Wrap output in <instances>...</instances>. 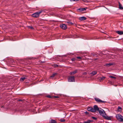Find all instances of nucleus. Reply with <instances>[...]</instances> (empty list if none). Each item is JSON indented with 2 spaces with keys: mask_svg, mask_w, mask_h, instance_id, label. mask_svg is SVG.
<instances>
[{
  "mask_svg": "<svg viewBox=\"0 0 123 123\" xmlns=\"http://www.w3.org/2000/svg\"><path fill=\"white\" fill-rule=\"evenodd\" d=\"M39 16H33V17H36V18H38Z\"/></svg>",
  "mask_w": 123,
  "mask_h": 123,
  "instance_id": "nucleus-33",
  "label": "nucleus"
},
{
  "mask_svg": "<svg viewBox=\"0 0 123 123\" xmlns=\"http://www.w3.org/2000/svg\"><path fill=\"white\" fill-rule=\"evenodd\" d=\"M56 121L54 120H51L50 121V123H56Z\"/></svg>",
  "mask_w": 123,
  "mask_h": 123,
  "instance_id": "nucleus-18",
  "label": "nucleus"
},
{
  "mask_svg": "<svg viewBox=\"0 0 123 123\" xmlns=\"http://www.w3.org/2000/svg\"><path fill=\"white\" fill-rule=\"evenodd\" d=\"M113 64L112 63H110L108 64H106L104 65V66H106L108 67H109L111 66V65H112Z\"/></svg>",
  "mask_w": 123,
  "mask_h": 123,
  "instance_id": "nucleus-12",
  "label": "nucleus"
},
{
  "mask_svg": "<svg viewBox=\"0 0 123 123\" xmlns=\"http://www.w3.org/2000/svg\"><path fill=\"white\" fill-rule=\"evenodd\" d=\"M68 81L69 82H74L75 81L74 76L69 77L68 79Z\"/></svg>",
  "mask_w": 123,
  "mask_h": 123,
  "instance_id": "nucleus-5",
  "label": "nucleus"
},
{
  "mask_svg": "<svg viewBox=\"0 0 123 123\" xmlns=\"http://www.w3.org/2000/svg\"><path fill=\"white\" fill-rule=\"evenodd\" d=\"M47 97L48 98H53V97L49 95H48L47 96Z\"/></svg>",
  "mask_w": 123,
  "mask_h": 123,
  "instance_id": "nucleus-27",
  "label": "nucleus"
},
{
  "mask_svg": "<svg viewBox=\"0 0 123 123\" xmlns=\"http://www.w3.org/2000/svg\"><path fill=\"white\" fill-rule=\"evenodd\" d=\"M116 32L120 35H122L123 34V31H117Z\"/></svg>",
  "mask_w": 123,
  "mask_h": 123,
  "instance_id": "nucleus-10",
  "label": "nucleus"
},
{
  "mask_svg": "<svg viewBox=\"0 0 123 123\" xmlns=\"http://www.w3.org/2000/svg\"><path fill=\"white\" fill-rule=\"evenodd\" d=\"M105 77H102L100 78V79L101 80H103L105 79Z\"/></svg>",
  "mask_w": 123,
  "mask_h": 123,
  "instance_id": "nucleus-24",
  "label": "nucleus"
},
{
  "mask_svg": "<svg viewBox=\"0 0 123 123\" xmlns=\"http://www.w3.org/2000/svg\"><path fill=\"white\" fill-rule=\"evenodd\" d=\"M26 78L25 77L21 78L20 79V81H23Z\"/></svg>",
  "mask_w": 123,
  "mask_h": 123,
  "instance_id": "nucleus-20",
  "label": "nucleus"
},
{
  "mask_svg": "<svg viewBox=\"0 0 123 123\" xmlns=\"http://www.w3.org/2000/svg\"><path fill=\"white\" fill-rule=\"evenodd\" d=\"M109 77L110 78H114V79H116V77H113L112 76H109Z\"/></svg>",
  "mask_w": 123,
  "mask_h": 123,
  "instance_id": "nucleus-23",
  "label": "nucleus"
},
{
  "mask_svg": "<svg viewBox=\"0 0 123 123\" xmlns=\"http://www.w3.org/2000/svg\"><path fill=\"white\" fill-rule=\"evenodd\" d=\"M86 72H85V73H83V74L84 75H86Z\"/></svg>",
  "mask_w": 123,
  "mask_h": 123,
  "instance_id": "nucleus-37",
  "label": "nucleus"
},
{
  "mask_svg": "<svg viewBox=\"0 0 123 123\" xmlns=\"http://www.w3.org/2000/svg\"><path fill=\"white\" fill-rule=\"evenodd\" d=\"M60 26L61 28L65 30L67 28L66 25L65 24H63L61 25Z\"/></svg>",
  "mask_w": 123,
  "mask_h": 123,
  "instance_id": "nucleus-7",
  "label": "nucleus"
},
{
  "mask_svg": "<svg viewBox=\"0 0 123 123\" xmlns=\"http://www.w3.org/2000/svg\"><path fill=\"white\" fill-rule=\"evenodd\" d=\"M60 121L61 122H63L65 121V120L64 119H62L60 120Z\"/></svg>",
  "mask_w": 123,
  "mask_h": 123,
  "instance_id": "nucleus-30",
  "label": "nucleus"
},
{
  "mask_svg": "<svg viewBox=\"0 0 123 123\" xmlns=\"http://www.w3.org/2000/svg\"><path fill=\"white\" fill-rule=\"evenodd\" d=\"M116 117L119 121L123 122V116L120 114H117L116 115Z\"/></svg>",
  "mask_w": 123,
  "mask_h": 123,
  "instance_id": "nucleus-1",
  "label": "nucleus"
},
{
  "mask_svg": "<svg viewBox=\"0 0 123 123\" xmlns=\"http://www.w3.org/2000/svg\"><path fill=\"white\" fill-rule=\"evenodd\" d=\"M91 111L92 112H95V111L94 108H92V107Z\"/></svg>",
  "mask_w": 123,
  "mask_h": 123,
  "instance_id": "nucleus-21",
  "label": "nucleus"
},
{
  "mask_svg": "<svg viewBox=\"0 0 123 123\" xmlns=\"http://www.w3.org/2000/svg\"><path fill=\"white\" fill-rule=\"evenodd\" d=\"M75 58H73L72 59V60L73 61H74L75 60Z\"/></svg>",
  "mask_w": 123,
  "mask_h": 123,
  "instance_id": "nucleus-34",
  "label": "nucleus"
},
{
  "mask_svg": "<svg viewBox=\"0 0 123 123\" xmlns=\"http://www.w3.org/2000/svg\"><path fill=\"white\" fill-rule=\"evenodd\" d=\"M98 112L100 115L102 116L103 117L105 116L106 115V113L105 111L102 109L100 108Z\"/></svg>",
  "mask_w": 123,
  "mask_h": 123,
  "instance_id": "nucleus-2",
  "label": "nucleus"
},
{
  "mask_svg": "<svg viewBox=\"0 0 123 123\" xmlns=\"http://www.w3.org/2000/svg\"><path fill=\"white\" fill-rule=\"evenodd\" d=\"M66 23H68L69 25H73V23L71 22L70 21H67L66 22Z\"/></svg>",
  "mask_w": 123,
  "mask_h": 123,
  "instance_id": "nucleus-19",
  "label": "nucleus"
},
{
  "mask_svg": "<svg viewBox=\"0 0 123 123\" xmlns=\"http://www.w3.org/2000/svg\"><path fill=\"white\" fill-rule=\"evenodd\" d=\"M92 107H89L87 108V110L90 111H91Z\"/></svg>",
  "mask_w": 123,
  "mask_h": 123,
  "instance_id": "nucleus-26",
  "label": "nucleus"
},
{
  "mask_svg": "<svg viewBox=\"0 0 123 123\" xmlns=\"http://www.w3.org/2000/svg\"><path fill=\"white\" fill-rule=\"evenodd\" d=\"M77 70H75L74 71L70 72V75H73L74 74L77 72Z\"/></svg>",
  "mask_w": 123,
  "mask_h": 123,
  "instance_id": "nucleus-13",
  "label": "nucleus"
},
{
  "mask_svg": "<svg viewBox=\"0 0 123 123\" xmlns=\"http://www.w3.org/2000/svg\"><path fill=\"white\" fill-rule=\"evenodd\" d=\"M59 98V97L57 96H54L53 97V98Z\"/></svg>",
  "mask_w": 123,
  "mask_h": 123,
  "instance_id": "nucleus-31",
  "label": "nucleus"
},
{
  "mask_svg": "<svg viewBox=\"0 0 123 123\" xmlns=\"http://www.w3.org/2000/svg\"><path fill=\"white\" fill-rule=\"evenodd\" d=\"M28 28L31 29H34L33 27L32 26H27Z\"/></svg>",
  "mask_w": 123,
  "mask_h": 123,
  "instance_id": "nucleus-22",
  "label": "nucleus"
},
{
  "mask_svg": "<svg viewBox=\"0 0 123 123\" xmlns=\"http://www.w3.org/2000/svg\"><path fill=\"white\" fill-rule=\"evenodd\" d=\"M42 12V11H40L37 12L31 15H39V14Z\"/></svg>",
  "mask_w": 123,
  "mask_h": 123,
  "instance_id": "nucleus-6",
  "label": "nucleus"
},
{
  "mask_svg": "<svg viewBox=\"0 0 123 123\" xmlns=\"http://www.w3.org/2000/svg\"><path fill=\"white\" fill-rule=\"evenodd\" d=\"M93 108L95 110V112L97 111H99V110L100 109H99V108L98 107V106L96 105H94V106Z\"/></svg>",
  "mask_w": 123,
  "mask_h": 123,
  "instance_id": "nucleus-8",
  "label": "nucleus"
},
{
  "mask_svg": "<svg viewBox=\"0 0 123 123\" xmlns=\"http://www.w3.org/2000/svg\"><path fill=\"white\" fill-rule=\"evenodd\" d=\"M87 8V7L84 8H80L77 9V11L79 12L84 13L85 12L84 11H85Z\"/></svg>",
  "mask_w": 123,
  "mask_h": 123,
  "instance_id": "nucleus-3",
  "label": "nucleus"
},
{
  "mask_svg": "<svg viewBox=\"0 0 123 123\" xmlns=\"http://www.w3.org/2000/svg\"><path fill=\"white\" fill-rule=\"evenodd\" d=\"M86 114H88V113L87 111H86L85 112Z\"/></svg>",
  "mask_w": 123,
  "mask_h": 123,
  "instance_id": "nucleus-36",
  "label": "nucleus"
},
{
  "mask_svg": "<svg viewBox=\"0 0 123 123\" xmlns=\"http://www.w3.org/2000/svg\"><path fill=\"white\" fill-rule=\"evenodd\" d=\"M79 0H70V1H79Z\"/></svg>",
  "mask_w": 123,
  "mask_h": 123,
  "instance_id": "nucleus-29",
  "label": "nucleus"
},
{
  "mask_svg": "<svg viewBox=\"0 0 123 123\" xmlns=\"http://www.w3.org/2000/svg\"><path fill=\"white\" fill-rule=\"evenodd\" d=\"M97 74V72L96 71H93L92 73H91V74L93 76Z\"/></svg>",
  "mask_w": 123,
  "mask_h": 123,
  "instance_id": "nucleus-17",
  "label": "nucleus"
},
{
  "mask_svg": "<svg viewBox=\"0 0 123 123\" xmlns=\"http://www.w3.org/2000/svg\"><path fill=\"white\" fill-rule=\"evenodd\" d=\"M86 19V18L84 17H79V19L81 21L85 20Z\"/></svg>",
  "mask_w": 123,
  "mask_h": 123,
  "instance_id": "nucleus-9",
  "label": "nucleus"
},
{
  "mask_svg": "<svg viewBox=\"0 0 123 123\" xmlns=\"http://www.w3.org/2000/svg\"><path fill=\"white\" fill-rule=\"evenodd\" d=\"M76 58L78 59H81V57H79V56H78V57H76Z\"/></svg>",
  "mask_w": 123,
  "mask_h": 123,
  "instance_id": "nucleus-32",
  "label": "nucleus"
},
{
  "mask_svg": "<svg viewBox=\"0 0 123 123\" xmlns=\"http://www.w3.org/2000/svg\"><path fill=\"white\" fill-rule=\"evenodd\" d=\"M103 117L106 119L109 120H111V119L110 117L107 116L106 115V116H105Z\"/></svg>",
  "mask_w": 123,
  "mask_h": 123,
  "instance_id": "nucleus-11",
  "label": "nucleus"
},
{
  "mask_svg": "<svg viewBox=\"0 0 123 123\" xmlns=\"http://www.w3.org/2000/svg\"><path fill=\"white\" fill-rule=\"evenodd\" d=\"M95 100V101L99 103H105L106 102V101H104L102 100L101 99H100L99 98L95 97L94 98Z\"/></svg>",
  "mask_w": 123,
  "mask_h": 123,
  "instance_id": "nucleus-4",
  "label": "nucleus"
},
{
  "mask_svg": "<svg viewBox=\"0 0 123 123\" xmlns=\"http://www.w3.org/2000/svg\"><path fill=\"white\" fill-rule=\"evenodd\" d=\"M57 73H55L53 74L50 77V78H53L56 75H57Z\"/></svg>",
  "mask_w": 123,
  "mask_h": 123,
  "instance_id": "nucleus-14",
  "label": "nucleus"
},
{
  "mask_svg": "<svg viewBox=\"0 0 123 123\" xmlns=\"http://www.w3.org/2000/svg\"><path fill=\"white\" fill-rule=\"evenodd\" d=\"M19 101H21V100H19Z\"/></svg>",
  "mask_w": 123,
  "mask_h": 123,
  "instance_id": "nucleus-38",
  "label": "nucleus"
},
{
  "mask_svg": "<svg viewBox=\"0 0 123 123\" xmlns=\"http://www.w3.org/2000/svg\"><path fill=\"white\" fill-rule=\"evenodd\" d=\"M118 3L119 4V9H123V7L122 6L121 4L119 2Z\"/></svg>",
  "mask_w": 123,
  "mask_h": 123,
  "instance_id": "nucleus-15",
  "label": "nucleus"
},
{
  "mask_svg": "<svg viewBox=\"0 0 123 123\" xmlns=\"http://www.w3.org/2000/svg\"><path fill=\"white\" fill-rule=\"evenodd\" d=\"M118 109H121V108L120 107H119V106H118Z\"/></svg>",
  "mask_w": 123,
  "mask_h": 123,
  "instance_id": "nucleus-35",
  "label": "nucleus"
},
{
  "mask_svg": "<svg viewBox=\"0 0 123 123\" xmlns=\"http://www.w3.org/2000/svg\"><path fill=\"white\" fill-rule=\"evenodd\" d=\"M93 121L92 120H88L84 122V123H90L91 122H92Z\"/></svg>",
  "mask_w": 123,
  "mask_h": 123,
  "instance_id": "nucleus-16",
  "label": "nucleus"
},
{
  "mask_svg": "<svg viewBox=\"0 0 123 123\" xmlns=\"http://www.w3.org/2000/svg\"><path fill=\"white\" fill-rule=\"evenodd\" d=\"M92 118L94 120H96L97 119V118L94 117H92Z\"/></svg>",
  "mask_w": 123,
  "mask_h": 123,
  "instance_id": "nucleus-28",
  "label": "nucleus"
},
{
  "mask_svg": "<svg viewBox=\"0 0 123 123\" xmlns=\"http://www.w3.org/2000/svg\"><path fill=\"white\" fill-rule=\"evenodd\" d=\"M58 65L56 64H54L53 65V66L55 68H56L58 67Z\"/></svg>",
  "mask_w": 123,
  "mask_h": 123,
  "instance_id": "nucleus-25",
  "label": "nucleus"
}]
</instances>
